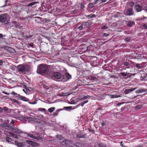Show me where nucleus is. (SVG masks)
<instances>
[{
    "label": "nucleus",
    "instance_id": "f257e3e1",
    "mask_svg": "<svg viewBox=\"0 0 147 147\" xmlns=\"http://www.w3.org/2000/svg\"><path fill=\"white\" fill-rule=\"evenodd\" d=\"M48 67L45 64H40L38 67L37 72L40 74L46 73L48 70Z\"/></svg>",
    "mask_w": 147,
    "mask_h": 147
},
{
    "label": "nucleus",
    "instance_id": "f03ea898",
    "mask_svg": "<svg viewBox=\"0 0 147 147\" xmlns=\"http://www.w3.org/2000/svg\"><path fill=\"white\" fill-rule=\"evenodd\" d=\"M18 68V71L22 72L28 71L30 70V67L28 65H19Z\"/></svg>",
    "mask_w": 147,
    "mask_h": 147
},
{
    "label": "nucleus",
    "instance_id": "7ed1b4c3",
    "mask_svg": "<svg viewBox=\"0 0 147 147\" xmlns=\"http://www.w3.org/2000/svg\"><path fill=\"white\" fill-rule=\"evenodd\" d=\"M9 20V17L6 14H4L0 16V22H1L7 24Z\"/></svg>",
    "mask_w": 147,
    "mask_h": 147
},
{
    "label": "nucleus",
    "instance_id": "20e7f679",
    "mask_svg": "<svg viewBox=\"0 0 147 147\" xmlns=\"http://www.w3.org/2000/svg\"><path fill=\"white\" fill-rule=\"evenodd\" d=\"M5 129H6L11 131L17 134H21L22 133V131L20 129L16 127L13 128L11 126H6L5 127Z\"/></svg>",
    "mask_w": 147,
    "mask_h": 147
},
{
    "label": "nucleus",
    "instance_id": "39448f33",
    "mask_svg": "<svg viewBox=\"0 0 147 147\" xmlns=\"http://www.w3.org/2000/svg\"><path fill=\"white\" fill-rule=\"evenodd\" d=\"M33 133V134H28V136L31 138H33L36 140H40L43 137H44V134H42V136L40 137L39 136H36V135H37L38 134V133L35 132L34 133Z\"/></svg>",
    "mask_w": 147,
    "mask_h": 147
},
{
    "label": "nucleus",
    "instance_id": "423d86ee",
    "mask_svg": "<svg viewBox=\"0 0 147 147\" xmlns=\"http://www.w3.org/2000/svg\"><path fill=\"white\" fill-rule=\"evenodd\" d=\"M124 13L125 15L127 16H132L134 14L133 11L131 8L125 9L124 11Z\"/></svg>",
    "mask_w": 147,
    "mask_h": 147
},
{
    "label": "nucleus",
    "instance_id": "0eeeda50",
    "mask_svg": "<svg viewBox=\"0 0 147 147\" xmlns=\"http://www.w3.org/2000/svg\"><path fill=\"white\" fill-rule=\"evenodd\" d=\"M29 121H33L34 122L39 123H41L42 124H46V123L44 121L41 120V121L38 119H35L32 117L29 118Z\"/></svg>",
    "mask_w": 147,
    "mask_h": 147
},
{
    "label": "nucleus",
    "instance_id": "6e6552de",
    "mask_svg": "<svg viewBox=\"0 0 147 147\" xmlns=\"http://www.w3.org/2000/svg\"><path fill=\"white\" fill-rule=\"evenodd\" d=\"M11 144H15V145L18 146H23L25 145V143L24 142H23L21 143H19L16 141H15L14 143L12 142Z\"/></svg>",
    "mask_w": 147,
    "mask_h": 147
},
{
    "label": "nucleus",
    "instance_id": "1a4fd4ad",
    "mask_svg": "<svg viewBox=\"0 0 147 147\" xmlns=\"http://www.w3.org/2000/svg\"><path fill=\"white\" fill-rule=\"evenodd\" d=\"M53 77L57 79H59L62 77L61 74L59 72H55L53 74Z\"/></svg>",
    "mask_w": 147,
    "mask_h": 147
},
{
    "label": "nucleus",
    "instance_id": "9d476101",
    "mask_svg": "<svg viewBox=\"0 0 147 147\" xmlns=\"http://www.w3.org/2000/svg\"><path fill=\"white\" fill-rule=\"evenodd\" d=\"M72 144V142L71 141L68 140H65V143L64 144H66V146L68 147L71 146Z\"/></svg>",
    "mask_w": 147,
    "mask_h": 147
},
{
    "label": "nucleus",
    "instance_id": "9b49d317",
    "mask_svg": "<svg viewBox=\"0 0 147 147\" xmlns=\"http://www.w3.org/2000/svg\"><path fill=\"white\" fill-rule=\"evenodd\" d=\"M135 10L138 12L142 10V7L139 5H136L135 7Z\"/></svg>",
    "mask_w": 147,
    "mask_h": 147
},
{
    "label": "nucleus",
    "instance_id": "f8f14e48",
    "mask_svg": "<svg viewBox=\"0 0 147 147\" xmlns=\"http://www.w3.org/2000/svg\"><path fill=\"white\" fill-rule=\"evenodd\" d=\"M136 89V88L129 89H126L125 90L124 93L125 94H127L133 91H134Z\"/></svg>",
    "mask_w": 147,
    "mask_h": 147
},
{
    "label": "nucleus",
    "instance_id": "ddd939ff",
    "mask_svg": "<svg viewBox=\"0 0 147 147\" xmlns=\"http://www.w3.org/2000/svg\"><path fill=\"white\" fill-rule=\"evenodd\" d=\"M12 26L20 28L21 26L20 24L16 22H14L13 23Z\"/></svg>",
    "mask_w": 147,
    "mask_h": 147
},
{
    "label": "nucleus",
    "instance_id": "4468645a",
    "mask_svg": "<svg viewBox=\"0 0 147 147\" xmlns=\"http://www.w3.org/2000/svg\"><path fill=\"white\" fill-rule=\"evenodd\" d=\"M90 96L88 95H85V96H80L79 98V100H84L86 98H90Z\"/></svg>",
    "mask_w": 147,
    "mask_h": 147
},
{
    "label": "nucleus",
    "instance_id": "2eb2a0df",
    "mask_svg": "<svg viewBox=\"0 0 147 147\" xmlns=\"http://www.w3.org/2000/svg\"><path fill=\"white\" fill-rule=\"evenodd\" d=\"M19 99L24 101H27L28 99L25 97L20 96L18 97Z\"/></svg>",
    "mask_w": 147,
    "mask_h": 147
},
{
    "label": "nucleus",
    "instance_id": "dca6fc26",
    "mask_svg": "<svg viewBox=\"0 0 147 147\" xmlns=\"http://www.w3.org/2000/svg\"><path fill=\"white\" fill-rule=\"evenodd\" d=\"M135 24V22L133 21H129L128 22L127 25L129 27H131L133 26Z\"/></svg>",
    "mask_w": 147,
    "mask_h": 147
},
{
    "label": "nucleus",
    "instance_id": "f3484780",
    "mask_svg": "<svg viewBox=\"0 0 147 147\" xmlns=\"http://www.w3.org/2000/svg\"><path fill=\"white\" fill-rule=\"evenodd\" d=\"M66 77L68 79H70L71 78V76L68 73H66L63 76V77Z\"/></svg>",
    "mask_w": 147,
    "mask_h": 147
},
{
    "label": "nucleus",
    "instance_id": "a211bd4d",
    "mask_svg": "<svg viewBox=\"0 0 147 147\" xmlns=\"http://www.w3.org/2000/svg\"><path fill=\"white\" fill-rule=\"evenodd\" d=\"M95 17V14H91L90 15H88L87 17L89 19H90L92 18H94Z\"/></svg>",
    "mask_w": 147,
    "mask_h": 147
},
{
    "label": "nucleus",
    "instance_id": "6ab92c4d",
    "mask_svg": "<svg viewBox=\"0 0 147 147\" xmlns=\"http://www.w3.org/2000/svg\"><path fill=\"white\" fill-rule=\"evenodd\" d=\"M55 107H52L49 108L48 111L49 112L52 113L55 110Z\"/></svg>",
    "mask_w": 147,
    "mask_h": 147
},
{
    "label": "nucleus",
    "instance_id": "aec40b11",
    "mask_svg": "<svg viewBox=\"0 0 147 147\" xmlns=\"http://www.w3.org/2000/svg\"><path fill=\"white\" fill-rule=\"evenodd\" d=\"M71 94V93L70 92L63 93H62V96H68Z\"/></svg>",
    "mask_w": 147,
    "mask_h": 147
},
{
    "label": "nucleus",
    "instance_id": "412c9836",
    "mask_svg": "<svg viewBox=\"0 0 147 147\" xmlns=\"http://www.w3.org/2000/svg\"><path fill=\"white\" fill-rule=\"evenodd\" d=\"M142 106L141 105H139L136 106L135 107V109L136 110H138L140 109L142 107Z\"/></svg>",
    "mask_w": 147,
    "mask_h": 147
},
{
    "label": "nucleus",
    "instance_id": "4be33fe9",
    "mask_svg": "<svg viewBox=\"0 0 147 147\" xmlns=\"http://www.w3.org/2000/svg\"><path fill=\"white\" fill-rule=\"evenodd\" d=\"M6 141L8 142H11L12 141V139L8 137H7L6 138Z\"/></svg>",
    "mask_w": 147,
    "mask_h": 147
},
{
    "label": "nucleus",
    "instance_id": "5701e85b",
    "mask_svg": "<svg viewBox=\"0 0 147 147\" xmlns=\"http://www.w3.org/2000/svg\"><path fill=\"white\" fill-rule=\"evenodd\" d=\"M4 133L6 135L9 136L10 135L11 136V133H12L5 130L4 131Z\"/></svg>",
    "mask_w": 147,
    "mask_h": 147
},
{
    "label": "nucleus",
    "instance_id": "b1692460",
    "mask_svg": "<svg viewBox=\"0 0 147 147\" xmlns=\"http://www.w3.org/2000/svg\"><path fill=\"white\" fill-rule=\"evenodd\" d=\"M139 91L140 93H142L147 91V90L146 89H141L139 90Z\"/></svg>",
    "mask_w": 147,
    "mask_h": 147
},
{
    "label": "nucleus",
    "instance_id": "393cba45",
    "mask_svg": "<svg viewBox=\"0 0 147 147\" xmlns=\"http://www.w3.org/2000/svg\"><path fill=\"white\" fill-rule=\"evenodd\" d=\"M37 3V2H33L32 3H30L28 4V6H32L34 5L36 3Z\"/></svg>",
    "mask_w": 147,
    "mask_h": 147
},
{
    "label": "nucleus",
    "instance_id": "a878e982",
    "mask_svg": "<svg viewBox=\"0 0 147 147\" xmlns=\"http://www.w3.org/2000/svg\"><path fill=\"white\" fill-rule=\"evenodd\" d=\"M57 137L60 140H63V138L61 135H58L57 136Z\"/></svg>",
    "mask_w": 147,
    "mask_h": 147
},
{
    "label": "nucleus",
    "instance_id": "bb28decb",
    "mask_svg": "<svg viewBox=\"0 0 147 147\" xmlns=\"http://www.w3.org/2000/svg\"><path fill=\"white\" fill-rule=\"evenodd\" d=\"M26 142L27 143L32 145H33V144H34V142H33L30 141V140H26Z\"/></svg>",
    "mask_w": 147,
    "mask_h": 147
},
{
    "label": "nucleus",
    "instance_id": "cd10ccee",
    "mask_svg": "<svg viewBox=\"0 0 147 147\" xmlns=\"http://www.w3.org/2000/svg\"><path fill=\"white\" fill-rule=\"evenodd\" d=\"M94 5L92 3H89L88 5V7L90 8H92L94 7Z\"/></svg>",
    "mask_w": 147,
    "mask_h": 147
},
{
    "label": "nucleus",
    "instance_id": "c85d7f7f",
    "mask_svg": "<svg viewBox=\"0 0 147 147\" xmlns=\"http://www.w3.org/2000/svg\"><path fill=\"white\" fill-rule=\"evenodd\" d=\"M11 136L15 138H18V136H17L15 134H13V133H11Z\"/></svg>",
    "mask_w": 147,
    "mask_h": 147
},
{
    "label": "nucleus",
    "instance_id": "c756f323",
    "mask_svg": "<svg viewBox=\"0 0 147 147\" xmlns=\"http://www.w3.org/2000/svg\"><path fill=\"white\" fill-rule=\"evenodd\" d=\"M38 110L39 111L42 112H44L46 111V109L43 108H39L38 109Z\"/></svg>",
    "mask_w": 147,
    "mask_h": 147
},
{
    "label": "nucleus",
    "instance_id": "7c9ffc66",
    "mask_svg": "<svg viewBox=\"0 0 147 147\" xmlns=\"http://www.w3.org/2000/svg\"><path fill=\"white\" fill-rule=\"evenodd\" d=\"M120 74L123 77H125L127 75V74L125 72H121L120 73Z\"/></svg>",
    "mask_w": 147,
    "mask_h": 147
},
{
    "label": "nucleus",
    "instance_id": "2f4dec72",
    "mask_svg": "<svg viewBox=\"0 0 147 147\" xmlns=\"http://www.w3.org/2000/svg\"><path fill=\"white\" fill-rule=\"evenodd\" d=\"M130 38L129 37H127L125 39V40L126 42L129 41L130 40Z\"/></svg>",
    "mask_w": 147,
    "mask_h": 147
},
{
    "label": "nucleus",
    "instance_id": "473e14b6",
    "mask_svg": "<svg viewBox=\"0 0 147 147\" xmlns=\"http://www.w3.org/2000/svg\"><path fill=\"white\" fill-rule=\"evenodd\" d=\"M136 67L139 69H140L141 68V65L140 64H136Z\"/></svg>",
    "mask_w": 147,
    "mask_h": 147
},
{
    "label": "nucleus",
    "instance_id": "72a5a7b5",
    "mask_svg": "<svg viewBox=\"0 0 147 147\" xmlns=\"http://www.w3.org/2000/svg\"><path fill=\"white\" fill-rule=\"evenodd\" d=\"M110 96H111V97L112 98L118 97V96L116 95H111Z\"/></svg>",
    "mask_w": 147,
    "mask_h": 147
},
{
    "label": "nucleus",
    "instance_id": "f704fd0d",
    "mask_svg": "<svg viewBox=\"0 0 147 147\" xmlns=\"http://www.w3.org/2000/svg\"><path fill=\"white\" fill-rule=\"evenodd\" d=\"M85 24L87 26H88L90 25L91 23L90 22H86L85 23Z\"/></svg>",
    "mask_w": 147,
    "mask_h": 147
},
{
    "label": "nucleus",
    "instance_id": "c9c22d12",
    "mask_svg": "<svg viewBox=\"0 0 147 147\" xmlns=\"http://www.w3.org/2000/svg\"><path fill=\"white\" fill-rule=\"evenodd\" d=\"M98 146L99 147H106L105 145L102 144H98Z\"/></svg>",
    "mask_w": 147,
    "mask_h": 147
},
{
    "label": "nucleus",
    "instance_id": "e433bc0d",
    "mask_svg": "<svg viewBox=\"0 0 147 147\" xmlns=\"http://www.w3.org/2000/svg\"><path fill=\"white\" fill-rule=\"evenodd\" d=\"M29 103L30 104H32V105L35 104L36 103V100H35V101H34V102H29Z\"/></svg>",
    "mask_w": 147,
    "mask_h": 147
},
{
    "label": "nucleus",
    "instance_id": "4c0bfd02",
    "mask_svg": "<svg viewBox=\"0 0 147 147\" xmlns=\"http://www.w3.org/2000/svg\"><path fill=\"white\" fill-rule=\"evenodd\" d=\"M100 2V1L99 0H95L94 1V3L96 4Z\"/></svg>",
    "mask_w": 147,
    "mask_h": 147
},
{
    "label": "nucleus",
    "instance_id": "58836bf2",
    "mask_svg": "<svg viewBox=\"0 0 147 147\" xmlns=\"http://www.w3.org/2000/svg\"><path fill=\"white\" fill-rule=\"evenodd\" d=\"M143 26L144 27V29H147V24H144L143 25Z\"/></svg>",
    "mask_w": 147,
    "mask_h": 147
},
{
    "label": "nucleus",
    "instance_id": "ea45409f",
    "mask_svg": "<svg viewBox=\"0 0 147 147\" xmlns=\"http://www.w3.org/2000/svg\"><path fill=\"white\" fill-rule=\"evenodd\" d=\"M144 9L147 11V5H146L144 6Z\"/></svg>",
    "mask_w": 147,
    "mask_h": 147
},
{
    "label": "nucleus",
    "instance_id": "a19ab883",
    "mask_svg": "<svg viewBox=\"0 0 147 147\" xmlns=\"http://www.w3.org/2000/svg\"><path fill=\"white\" fill-rule=\"evenodd\" d=\"M65 143V140L61 142V143L62 145H63L66 146V144H64Z\"/></svg>",
    "mask_w": 147,
    "mask_h": 147
},
{
    "label": "nucleus",
    "instance_id": "79ce46f5",
    "mask_svg": "<svg viewBox=\"0 0 147 147\" xmlns=\"http://www.w3.org/2000/svg\"><path fill=\"white\" fill-rule=\"evenodd\" d=\"M84 5L83 4H82V3H81V9H83L84 8Z\"/></svg>",
    "mask_w": 147,
    "mask_h": 147
},
{
    "label": "nucleus",
    "instance_id": "37998d69",
    "mask_svg": "<svg viewBox=\"0 0 147 147\" xmlns=\"http://www.w3.org/2000/svg\"><path fill=\"white\" fill-rule=\"evenodd\" d=\"M103 36H108V34L105 33H104L103 34Z\"/></svg>",
    "mask_w": 147,
    "mask_h": 147
},
{
    "label": "nucleus",
    "instance_id": "c03bdc74",
    "mask_svg": "<svg viewBox=\"0 0 147 147\" xmlns=\"http://www.w3.org/2000/svg\"><path fill=\"white\" fill-rule=\"evenodd\" d=\"M82 28H83V26L82 25L80 26H79L78 27V28L79 29H80V30H81L82 29Z\"/></svg>",
    "mask_w": 147,
    "mask_h": 147
},
{
    "label": "nucleus",
    "instance_id": "a18cd8bd",
    "mask_svg": "<svg viewBox=\"0 0 147 147\" xmlns=\"http://www.w3.org/2000/svg\"><path fill=\"white\" fill-rule=\"evenodd\" d=\"M3 64V62L2 60H0V66L2 65Z\"/></svg>",
    "mask_w": 147,
    "mask_h": 147
},
{
    "label": "nucleus",
    "instance_id": "49530a36",
    "mask_svg": "<svg viewBox=\"0 0 147 147\" xmlns=\"http://www.w3.org/2000/svg\"><path fill=\"white\" fill-rule=\"evenodd\" d=\"M13 102L18 103V100H17L15 99H14V100H13Z\"/></svg>",
    "mask_w": 147,
    "mask_h": 147
},
{
    "label": "nucleus",
    "instance_id": "de8ad7c7",
    "mask_svg": "<svg viewBox=\"0 0 147 147\" xmlns=\"http://www.w3.org/2000/svg\"><path fill=\"white\" fill-rule=\"evenodd\" d=\"M107 27L105 26H103L101 28L102 29H105L107 28Z\"/></svg>",
    "mask_w": 147,
    "mask_h": 147
},
{
    "label": "nucleus",
    "instance_id": "09e8293b",
    "mask_svg": "<svg viewBox=\"0 0 147 147\" xmlns=\"http://www.w3.org/2000/svg\"><path fill=\"white\" fill-rule=\"evenodd\" d=\"M80 144L79 143H76L75 144V145L76 146H79Z\"/></svg>",
    "mask_w": 147,
    "mask_h": 147
},
{
    "label": "nucleus",
    "instance_id": "8fccbe9b",
    "mask_svg": "<svg viewBox=\"0 0 147 147\" xmlns=\"http://www.w3.org/2000/svg\"><path fill=\"white\" fill-rule=\"evenodd\" d=\"M129 65V63L128 62H125L124 63V65L125 66H127Z\"/></svg>",
    "mask_w": 147,
    "mask_h": 147
},
{
    "label": "nucleus",
    "instance_id": "3c124183",
    "mask_svg": "<svg viewBox=\"0 0 147 147\" xmlns=\"http://www.w3.org/2000/svg\"><path fill=\"white\" fill-rule=\"evenodd\" d=\"M11 94H13V95H15L17 94L15 92H12Z\"/></svg>",
    "mask_w": 147,
    "mask_h": 147
},
{
    "label": "nucleus",
    "instance_id": "603ef678",
    "mask_svg": "<svg viewBox=\"0 0 147 147\" xmlns=\"http://www.w3.org/2000/svg\"><path fill=\"white\" fill-rule=\"evenodd\" d=\"M101 125L102 126H104L105 125V123L103 122H102V123Z\"/></svg>",
    "mask_w": 147,
    "mask_h": 147
},
{
    "label": "nucleus",
    "instance_id": "864d4df0",
    "mask_svg": "<svg viewBox=\"0 0 147 147\" xmlns=\"http://www.w3.org/2000/svg\"><path fill=\"white\" fill-rule=\"evenodd\" d=\"M9 49H10V50H11V51L12 52H13L15 51V50L13 49L10 48Z\"/></svg>",
    "mask_w": 147,
    "mask_h": 147
},
{
    "label": "nucleus",
    "instance_id": "5fc2aeb1",
    "mask_svg": "<svg viewBox=\"0 0 147 147\" xmlns=\"http://www.w3.org/2000/svg\"><path fill=\"white\" fill-rule=\"evenodd\" d=\"M39 117L40 118H41L42 119H43L44 118V116L42 115H40L39 116Z\"/></svg>",
    "mask_w": 147,
    "mask_h": 147
},
{
    "label": "nucleus",
    "instance_id": "6e6d98bb",
    "mask_svg": "<svg viewBox=\"0 0 147 147\" xmlns=\"http://www.w3.org/2000/svg\"><path fill=\"white\" fill-rule=\"evenodd\" d=\"M107 0H101L102 3H105L107 1Z\"/></svg>",
    "mask_w": 147,
    "mask_h": 147
},
{
    "label": "nucleus",
    "instance_id": "4d7b16f0",
    "mask_svg": "<svg viewBox=\"0 0 147 147\" xmlns=\"http://www.w3.org/2000/svg\"><path fill=\"white\" fill-rule=\"evenodd\" d=\"M88 102V100H87V101H84L82 102L83 103H84V104H85L87 103Z\"/></svg>",
    "mask_w": 147,
    "mask_h": 147
},
{
    "label": "nucleus",
    "instance_id": "13d9d810",
    "mask_svg": "<svg viewBox=\"0 0 147 147\" xmlns=\"http://www.w3.org/2000/svg\"><path fill=\"white\" fill-rule=\"evenodd\" d=\"M122 142H121V143H120V145H121V146H122V147H124L123 146V144H122ZM124 147H125V146H124Z\"/></svg>",
    "mask_w": 147,
    "mask_h": 147
},
{
    "label": "nucleus",
    "instance_id": "bf43d9fd",
    "mask_svg": "<svg viewBox=\"0 0 147 147\" xmlns=\"http://www.w3.org/2000/svg\"><path fill=\"white\" fill-rule=\"evenodd\" d=\"M81 105L82 107H83L84 104V103H83V102L81 103Z\"/></svg>",
    "mask_w": 147,
    "mask_h": 147
},
{
    "label": "nucleus",
    "instance_id": "052dcab7",
    "mask_svg": "<svg viewBox=\"0 0 147 147\" xmlns=\"http://www.w3.org/2000/svg\"><path fill=\"white\" fill-rule=\"evenodd\" d=\"M3 37V35L2 34H0V38H2Z\"/></svg>",
    "mask_w": 147,
    "mask_h": 147
},
{
    "label": "nucleus",
    "instance_id": "680f3d73",
    "mask_svg": "<svg viewBox=\"0 0 147 147\" xmlns=\"http://www.w3.org/2000/svg\"><path fill=\"white\" fill-rule=\"evenodd\" d=\"M3 111V110L0 107V112H1Z\"/></svg>",
    "mask_w": 147,
    "mask_h": 147
},
{
    "label": "nucleus",
    "instance_id": "e2e57ef3",
    "mask_svg": "<svg viewBox=\"0 0 147 147\" xmlns=\"http://www.w3.org/2000/svg\"><path fill=\"white\" fill-rule=\"evenodd\" d=\"M130 4L131 5H134V3L133 2H131L130 3Z\"/></svg>",
    "mask_w": 147,
    "mask_h": 147
},
{
    "label": "nucleus",
    "instance_id": "0e129e2a",
    "mask_svg": "<svg viewBox=\"0 0 147 147\" xmlns=\"http://www.w3.org/2000/svg\"><path fill=\"white\" fill-rule=\"evenodd\" d=\"M11 123H12L13 124H14V122L13 120H12L10 122Z\"/></svg>",
    "mask_w": 147,
    "mask_h": 147
},
{
    "label": "nucleus",
    "instance_id": "69168bd1",
    "mask_svg": "<svg viewBox=\"0 0 147 147\" xmlns=\"http://www.w3.org/2000/svg\"><path fill=\"white\" fill-rule=\"evenodd\" d=\"M71 107H65V108H66V109H70L71 108Z\"/></svg>",
    "mask_w": 147,
    "mask_h": 147
},
{
    "label": "nucleus",
    "instance_id": "338daca9",
    "mask_svg": "<svg viewBox=\"0 0 147 147\" xmlns=\"http://www.w3.org/2000/svg\"><path fill=\"white\" fill-rule=\"evenodd\" d=\"M137 147H142V146L141 145H138L137 146Z\"/></svg>",
    "mask_w": 147,
    "mask_h": 147
},
{
    "label": "nucleus",
    "instance_id": "774afa93",
    "mask_svg": "<svg viewBox=\"0 0 147 147\" xmlns=\"http://www.w3.org/2000/svg\"><path fill=\"white\" fill-rule=\"evenodd\" d=\"M4 109H5V110H7V107H4Z\"/></svg>",
    "mask_w": 147,
    "mask_h": 147
}]
</instances>
